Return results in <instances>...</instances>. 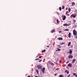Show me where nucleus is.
I'll return each instance as SVG.
<instances>
[{
    "instance_id": "1",
    "label": "nucleus",
    "mask_w": 77,
    "mask_h": 77,
    "mask_svg": "<svg viewBox=\"0 0 77 77\" xmlns=\"http://www.w3.org/2000/svg\"><path fill=\"white\" fill-rule=\"evenodd\" d=\"M73 33L74 35V36H75V35H77V31L75 30V29H74L73 30Z\"/></svg>"
},
{
    "instance_id": "2",
    "label": "nucleus",
    "mask_w": 77,
    "mask_h": 77,
    "mask_svg": "<svg viewBox=\"0 0 77 77\" xmlns=\"http://www.w3.org/2000/svg\"><path fill=\"white\" fill-rule=\"evenodd\" d=\"M69 25H71V24L69 23L68 24H67L66 23H65V24H63V26H69Z\"/></svg>"
},
{
    "instance_id": "3",
    "label": "nucleus",
    "mask_w": 77,
    "mask_h": 77,
    "mask_svg": "<svg viewBox=\"0 0 77 77\" xmlns=\"http://www.w3.org/2000/svg\"><path fill=\"white\" fill-rule=\"evenodd\" d=\"M45 68H43V69H42V71L43 72V73H45Z\"/></svg>"
},
{
    "instance_id": "4",
    "label": "nucleus",
    "mask_w": 77,
    "mask_h": 77,
    "mask_svg": "<svg viewBox=\"0 0 77 77\" xmlns=\"http://www.w3.org/2000/svg\"><path fill=\"white\" fill-rule=\"evenodd\" d=\"M37 68L38 69H41L42 68V66L40 65H38L37 66Z\"/></svg>"
},
{
    "instance_id": "5",
    "label": "nucleus",
    "mask_w": 77,
    "mask_h": 77,
    "mask_svg": "<svg viewBox=\"0 0 77 77\" xmlns=\"http://www.w3.org/2000/svg\"><path fill=\"white\" fill-rule=\"evenodd\" d=\"M73 57V56H72L71 55H69L68 56V58L69 59H72Z\"/></svg>"
},
{
    "instance_id": "6",
    "label": "nucleus",
    "mask_w": 77,
    "mask_h": 77,
    "mask_svg": "<svg viewBox=\"0 0 77 77\" xmlns=\"http://www.w3.org/2000/svg\"><path fill=\"white\" fill-rule=\"evenodd\" d=\"M55 29H52L51 30V33H53L54 32H55Z\"/></svg>"
},
{
    "instance_id": "7",
    "label": "nucleus",
    "mask_w": 77,
    "mask_h": 77,
    "mask_svg": "<svg viewBox=\"0 0 77 77\" xmlns=\"http://www.w3.org/2000/svg\"><path fill=\"white\" fill-rule=\"evenodd\" d=\"M65 19H66V16H65V15H64L63 17V20H65Z\"/></svg>"
},
{
    "instance_id": "8",
    "label": "nucleus",
    "mask_w": 77,
    "mask_h": 77,
    "mask_svg": "<svg viewBox=\"0 0 77 77\" xmlns=\"http://www.w3.org/2000/svg\"><path fill=\"white\" fill-rule=\"evenodd\" d=\"M75 5V2H72V6H74V5Z\"/></svg>"
},
{
    "instance_id": "9",
    "label": "nucleus",
    "mask_w": 77,
    "mask_h": 77,
    "mask_svg": "<svg viewBox=\"0 0 77 77\" xmlns=\"http://www.w3.org/2000/svg\"><path fill=\"white\" fill-rule=\"evenodd\" d=\"M71 32H69V33L68 36H69V38H71Z\"/></svg>"
},
{
    "instance_id": "10",
    "label": "nucleus",
    "mask_w": 77,
    "mask_h": 77,
    "mask_svg": "<svg viewBox=\"0 0 77 77\" xmlns=\"http://www.w3.org/2000/svg\"><path fill=\"white\" fill-rule=\"evenodd\" d=\"M58 39L59 41H60L61 40H63V38L61 37H60L58 38Z\"/></svg>"
},
{
    "instance_id": "11",
    "label": "nucleus",
    "mask_w": 77,
    "mask_h": 77,
    "mask_svg": "<svg viewBox=\"0 0 77 77\" xmlns=\"http://www.w3.org/2000/svg\"><path fill=\"white\" fill-rule=\"evenodd\" d=\"M68 66L69 67H71V66H72V65H71V64H68Z\"/></svg>"
},
{
    "instance_id": "12",
    "label": "nucleus",
    "mask_w": 77,
    "mask_h": 77,
    "mask_svg": "<svg viewBox=\"0 0 77 77\" xmlns=\"http://www.w3.org/2000/svg\"><path fill=\"white\" fill-rule=\"evenodd\" d=\"M65 72H67V74H69V71L67 70L65 71Z\"/></svg>"
},
{
    "instance_id": "13",
    "label": "nucleus",
    "mask_w": 77,
    "mask_h": 77,
    "mask_svg": "<svg viewBox=\"0 0 77 77\" xmlns=\"http://www.w3.org/2000/svg\"><path fill=\"white\" fill-rule=\"evenodd\" d=\"M60 51V49H58L57 50H56V51Z\"/></svg>"
},
{
    "instance_id": "14",
    "label": "nucleus",
    "mask_w": 77,
    "mask_h": 77,
    "mask_svg": "<svg viewBox=\"0 0 77 77\" xmlns=\"http://www.w3.org/2000/svg\"><path fill=\"white\" fill-rule=\"evenodd\" d=\"M69 53H70V54H72V51L70 50L69 52Z\"/></svg>"
},
{
    "instance_id": "15",
    "label": "nucleus",
    "mask_w": 77,
    "mask_h": 77,
    "mask_svg": "<svg viewBox=\"0 0 77 77\" xmlns=\"http://www.w3.org/2000/svg\"><path fill=\"white\" fill-rule=\"evenodd\" d=\"M46 50L45 49H44V50H43L42 51V53H44V52H45V51Z\"/></svg>"
},
{
    "instance_id": "16",
    "label": "nucleus",
    "mask_w": 77,
    "mask_h": 77,
    "mask_svg": "<svg viewBox=\"0 0 77 77\" xmlns=\"http://www.w3.org/2000/svg\"><path fill=\"white\" fill-rule=\"evenodd\" d=\"M75 60L74 59L72 61V63H74V62H75Z\"/></svg>"
},
{
    "instance_id": "17",
    "label": "nucleus",
    "mask_w": 77,
    "mask_h": 77,
    "mask_svg": "<svg viewBox=\"0 0 77 77\" xmlns=\"http://www.w3.org/2000/svg\"><path fill=\"white\" fill-rule=\"evenodd\" d=\"M71 45V42H69L68 45V46H69Z\"/></svg>"
},
{
    "instance_id": "18",
    "label": "nucleus",
    "mask_w": 77,
    "mask_h": 77,
    "mask_svg": "<svg viewBox=\"0 0 77 77\" xmlns=\"http://www.w3.org/2000/svg\"><path fill=\"white\" fill-rule=\"evenodd\" d=\"M60 77H63V75H59Z\"/></svg>"
},
{
    "instance_id": "19",
    "label": "nucleus",
    "mask_w": 77,
    "mask_h": 77,
    "mask_svg": "<svg viewBox=\"0 0 77 77\" xmlns=\"http://www.w3.org/2000/svg\"><path fill=\"white\" fill-rule=\"evenodd\" d=\"M68 10L69 12L71 11V9H70V8H69L68 9Z\"/></svg>"
},
{
    "instance_id": "20",
    "label": "nucleus",
    "mask_w": 77,
    "mask_h": 77,
    "mask_svg": "<svg viewBox=\"0 0 77 77\" xmlns=\"http://www.w3.org/2000/svg\"><path fill=\"white\" fill-rule=\"evenodd\" d=\"M59 9L60 11H61L62 10V8L61 7H60L59 8Z\"/></svg>"
},
{
    "instance_id": "21",
    "label": "nucleus",
    "mask_w": 77,
    "mask_h": 77,
    "mask_svg": "<svg viewBox=\"0 0 77 77\" xmlns=\"http://www.w3.org/2000/svg\"><path fill=\"white\" fill-rule=\"evenodd\" d=\"M65 31H69V29H65Z\"/></svg>"
},
{
    "instance_id": "22",
    "label": "nucleus",
    "mask_w": 77,
    "mask_h": 77,
    "mask_svg": "<svg viewBox=\"0 0 77 77\" xmlns=\"http://www.w3.org/2000/svg\"><path fill=\"white\" fill-rule=\"evenodd\" d=\"M36 72H37V73L38 74H39L38 70H36Z\"/></svg>"
},
{
    "instance_id": "23",
    "label": "nucleus",
    "mask_w": 77,
    "mask_h": 77,
    "mask_svg": "<svg viewBox=\"0 0 77 77\" xmlns=\"http://www.w3.org/2000/svg\"><path fill=\"white\" fill-rule=\"evenodd\" d=\"M57 23H59V20H58V19L57 20Z\"/></svg>"
},
{
    "instance_id": "24",
    "label": "nucleus",
    "mask_w": 77,
    "mask_h": 77,
    "mask_svg": "<svg viewBox=\"0 0 77 77\" xmlns=\"http://www.w3.org/2000/svg\"><path fill=\"white\" fill-rule=\"evenodd\" d=\"M65 44L64 43L62 42L60 43V45H63Z\"/></svg>"
},
{
    "instance_id": "25",
    "label": "nucleus",
    "mask_w": 77,
    "mask_h": 77,
    "mask_svg": "<svg viewBox=\"0 0 77 77\" xmlns=\"http://www.w3.org/2000/svg\"><path fill=\"white\" fill-rule=\"evenodd\" d=\"M74 15V14H72V15H71L70 16V17H73V16Z\"/></svg>"
},
{
    "instance_id": "26",
    "label": "nucleus",
    "mask_w": 77,
    "mask_h": 77,
    "mask_svg": "<svg viewBox=\"0 0 77 77\" xmlns=\"http://www.w3.org/2000/svg\"><path fill=\"white\" fill-rule=\"evenodd\" d=\"M73 18H75V15H74V14H73Z\"/></svg>"
},
{
    "instance_id": "27",
    "label": "nucleus",
    "mask_w": 77,
    "mask_h": 77,
    "mask_svg": "<svg viewBox=\"0 0 77 77\" xmlns=\"http://www.w3.org/2000/svg\"><path fill=\"white\" fill-rule=\"evenodd\" d=\"M50 63L51 65H54V64H53V63Z\"/></svg>"
},
{
    "instance_id": "28",
    "label": "nucleus",
    "mask_w": 77,
    "mask_h": 77,
    "mask_svg": "<svg viewBox=\"0 0 77 77\" xmlns=\"http://www.w3.org/2000/svg\"><path fill=\"white\" fill-rule=\"evenodd\" d=\"M73 75H76V74H75V73H73Z\"/></svg>"
},
{
    "instance_id": "29",
    "label": "nucleus",
    "mask_w": 77,
    "mask_h": 77,
    "mask_svg": "<svg viewBox=\"0 0 77 77\" xmlns=\"http://www.w3.org/2000/svg\"><path fill=\"white\" fill-rule=\"evenodd\" d=\"M73 21L74 23H75V20H73Z\"/></svg>"
},
{
    "instance_id": "30",
    "label": "nucleus",
    "mask_w": 77,
    "mask_h": 77,
    "mask_svg": "<svg viewBox=\"0 0 77 77\" xmlns=\"http://www.w3.org/2000/svg\"><path fill=\"white\" fill-rule=\"evenodd\" d=\"M42 61V60H40L39 61V62H41Z\"/></svg>"
},
{
    "instance_id": "31",
    "label": "nucleus",
    "mask_w": 77,
    "mask_h": 77,
    "mask_svg": "<svg viewBox=\"0 0 77 77\" xmlns=\"http://www.w3.org/2000/svg\"><path fill=\"white\" fill-rule=\"evenodd\" d=\"M62 9H64V6H63Z\"/></svg>"
},
{
    "instance_id": "32",
    "label": "nucleus",
    "mask_w": 77,
    "mask_h": 77,
    "mask_svg": "<svg viewBox=\"0 0 77 77\" xmlns=\"http://www.w3.org/2000/svg\"><path fill=\"white\" fill-rule=\"evenodd\" d=\"M39 60V59L37 58V59H35V60Z\"/></svg>"
},
{
    "instance_id": "33",
    "label": "nucleus",
    "mask_w": 77,
    "mask_h": 77,
    "mask_svg": "<svg viewBox=\"0 0 77 77\" xmlns=\"http://www.w3.org/2000/svg\"><path fill=\"white\" fill-rule=\"evenodd\" d=\"M42 57V56H39V58H40V59Z\"/></svg>"
},
{
    "instance_id": "34",
    "label": "nucleus",
    "mask_w": 77,
    "mask_h": 77,
    "mask_svg": "<svg viewBox=\"0 0 77 77\" xmlns=\"http://www.w3.org/2000/svg\"><path fill=\"white\" fill-rule=\"evenodd\" d=\"M68 11H67L66 13V14H68Z\"/></svg>"
},
{
    "instance_id": "35",
    "label": "nucleus",
    "mask_w": 77,
    "mask_h": 77,
    "mask_svg": "<svg viewBox=\"0 0 77 77\" xmlns=\"http://www.w3.org/2000/svg\"><path fill=\"white\" fill-rule=\"evenodd\" d=\"M75 39H77V36H75Z\"/></svg>"
},
{
    "instance_id": "36",
    "label": "nucleus",
    "mask_w": 77,
    "mask_h": 77,
    "mask_svg": "<svg viewBox=\"0 0 77 77\" xmlns=\"http://www.w3.org/2000/svg\"><path fill=\"white\" fill-rule=\"evenodd\" d=\"M61 62H62V60H60V62H59V63H61Z\"/></svg>"
},
{
    "instance_id": "37",
    "label": "nucleus",
    "mask_w": 77,
    "mask_h": 77,
    "mask_svg": "<svg viewBox=\"0 0 77 77\" xmlns=\"http://www.w3.org/2000/svg\"><path fill=\"white\" fill-rule=\"evenodd\" d=\"M69 76H70V75H68L67 77H69Z\"/></svg>"
},
{
    "instance_id": "38",
    "label": "nucleus",
    "mask_w": 77,
    "mask_h": 77,
    "mask_svg": "<svg viewBox=\"0 0 77 77\" xmlns=\"http://www.w3.org/2000/svg\"><path fill=\"white\" fill-rule=\"evenodd\" d=\"M61 32H62V31H59V33H61Z\"/></svg>"
},
{
    "instance_id": "39",
    "label": "nucleus",
    "mask_w": 77,
    "mask_h": 77,
    "mask_svg": "<svg viewBox=\"0 0 77 77\" xmlns=\"http://www.w3.org/2000/svg\"><path fill=\"white\" fill-rule=\"evenodd\" d=\"M57 75V73H55V74H54V75Z\"/></svg>"
},
{
    "instance_id": "40",
    "label": "nucleus",
    "mask_w": 77,
    "mask_h": 77,
    "mask_svg": "<svg viewBox=\"0 0 77 77\" xmlns=\"http://www.w3.org/2000/svg\"><path fill=\"white\" fill-rule=\"evenodd\" d=\"M69 62V61H67L66 63H68Z\"/></svg>"
},
{
    "instance_id": "41",
    "label": "nucleus",
    "mask_w": 77,
    "mask_h": 77,
    "mask_svg": "<svg viewBox=\"0 0 77 77\" xmlns=\"http://www.w3.org/2000/svg\"><path fill=\"white\" fill-rule=\"evenodd\" d=\"M66 10H67V9H68V8H66Z\"/></svg>"
},
{
    "instance_id": "42",
    "label": "nucleus",
    "mask_w": 77,
    "mask_h": 77,
    "mask_svg": "<svg viewBox=\"0 0 77 77\" xmlns=\"http://www.w3.org/2000/svg\"><path fill=\"white\" fill-rule=\"evenodd\" d=\"M50 47V46H47V47Z\"/></svg>"
},
{
    "instance_id": "43",
    "label": "nucleus",
    "mask_w": 77,
    "mask_h": 77,
    "mask_svg": "<svg viewBox=\"0 0 77 77\" xmlns=\"http://www.w3.org/2000/svg\"><path fill=\"white\" fill-rule=\"evenodd\" d=\"M75 77H77V75H75Z\"/></svg>"
},
{
    "instance_id": "44",
    "label": "nucleus",
    "mask_w": 77,
    "mask_h": 77,
    "mask_svg": "<svg viewBox=\"0 0 77 77\" xmlns=\"http://www.w3.org/2000/svg\"><path fill=\"white\" fill-rule=\"evenodd\" d=\"M35 77H39V76H35Z\"/></svg>"
},
{
    "instance_id": "45",
    "label": "nucleus",
    "mask_w": 77,
    "mask_h": 77,
    "mask_svg": "<svg viewBox=\"0 0 77 77\" xmlns=\"http://www.w3.org/2000/svg\"><path fill=\"white\" fill-rule=\"evenodd\" d=\"M62 17H63V15L62 16Z\"/></svg>"
},
{
    "instance_id": "46",
    "label": "nucleus",
    "mask_w": 77,
    "mask_h": 77,
    "mask_svg": "<svg viewBox=\"0 0 77 77\" xmlns=\"http://www.w3.org/2000/svg\"><path fill=\"white\" fill-rule=\"evenodd\" d=\"M69 53V52H68V53Z\"/></svg>"
}]
</instances>
